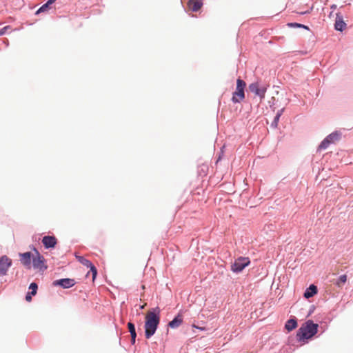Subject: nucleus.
<instances>
[{"instance_id":"obj_1","label":"nucleus","mask_w":353,"mask_h":353,"mask_svg":"<svg viewBox=\"0 0 353 353\" xmlns=\"http://www.w3.org/2000/svg\"><path fill=\"white\" fill-rule=\"evenodd\" d=\"M160 323V309L159 307L152 308L145 316L144 325L145 336L150 339L156 332Z\"/></svg>"},{"instance_id":"obj_2","label":"nucleus","mask_w":353,"mask_h":353,"mask_svg":"<svg viewBox=\"0 0 353 353\" xmlns=\"http://www.w3.org/2000/svg\"><path fill=\"white\" fill-rule=\"evenodd\" d=\"M319 330V325L314 323L312 320H307L303 323L296 332V339L298 341H305L315 336Z\"/></svg>"},{"instance_id":"obj_3","label":"nucleus","mask_w":353,"mask_h":353,"mask_svg":"<svg viewBox=\"0 0 353 353\" xmlns=\"http://www.w3.org/2000/svg\"><path fill=\"white\" fill-rule=\"evenodd\" d=\"M246 86L245 82L239 78L236 80V90L232 94V101L234 103H240L245 99V88Z\"/></svg>"},{"instance_id":"obj_4","label":"nucleus","mask_w":353,"mask_h":353,"mask_svg":"<svg viewBox=\"0 0 353 353\" xmlns=\"http://www.w3.org/2000/svg\"><path fill=\"white\" fill-rule=\"evenodd\" d=\"M33 251L35 253V255L33 256L32 265V267L39 270V271L43 272L47 270L48 266L45 264L46 259L43 255L40 254L37 248L33 247Z\"/></svg>"},{"instance_id":"obj_5","label":"nucleus","mask_w":353,"mask_h":353,"mask_svg":"<svg viewBox=\"0 0 353 353\" xmlns=\"http://www.w3.org/2000/svg\"><path fill=\"white\" fill-rule=\"evenodd\" d=\"M250 263V260L248 257L239 256L232 264L231 270L234 273L241 272Z\"/></svg>"},{"instance_id":"obj_6","label":"nucleus","mask_w":353,"mask_h":353,"mask_svg":"<svg viewBox=\"0 0 353 353\" xmlns=\"http://www.w3.org/2000/svg\"><path fill=\"white\" fill-rule=\"evenodd\" d=\"M21 263L28 270L32 267V262L33 259V254L30 252L19 253Z\"/></svg>"},{"instance_id":"obj_7","label":"nucleus","mask_w":353,"mask_h":353,"mask_svg":"<svg viewBox=\"0 0 353 353\" xmlns=\"http://www.w3.org/2000/svg\"><path fill=\"white\" fill-rule=\"evenodd\" d=\"M12 265V260L6 255L0 257V276L7 274L9 268Z\"/></svg>"},{"instance_id":"obj_8","label":"nucleus","mask_w":353,"mask_h":353,"mask_svg":"<svg viewBox=\"0 0 353 353\" xmlns=\"http://www.w3.org/2000/svg\"><path fill=\"white\" fill-rule=\"evenodd\" d=\"M76 284V281L73 279L63 278L53 281V285L60 286L63 289H68L73 287Z\"/></svg>"},{"instance_id":"obj_9","label":"nucleus","mask_w":353,"mask_h":353,"mask_svg":"<svg viewBox=\"0 0 353 353\" xmlns=\"http://www.w3.org/2000/svg\"><path fill=\"white\" fill-rule=\"evenodd\" d=\"M249 90L251 92L254 93L261 99H263L266 92V88L260 87L258 83H252L249 85Z\"/></svg>"},{"instance_id":"obj_10","label":"nucleus","mask_w":353,"mask_h":353,"mask_svg":"<svg viewBox=\"0 0 353 353\" xmlns=\"http://www.w3.org/2000/svg\"><path fill=\"white\" fill-rule=\"evenodd\" d=\"M42 243L46 249H52L56 246L57 239L54 236H44L42 239Z\"/></svg>"},{"instance_id":"obj_11","label":"nucleus","mask_w":353,"mask_h":353,"mask_svg":"<svg viewBox=\"0 0 353 353\" xmlns=\"http://www.w3.org/2000/svg\"><path fill=\"white\" fill-rule=\"evenodd\" d=\"M347 27L346 23L344 21L343 16L340 12L336 14V19L334 23V29L336 31L342 32Z\"/></svg>"},{"instance_id":"obj_12","label":"nucleus","mask_w":353,"mask_h":353,"mask_svg":"<svg viewBox=\"0 0 353 353\" xmlns=\"http://www.w3.org/2000/svg\"><path fill=\"white\" fill-rule=\"evenodd\" d=\"M318 293V289L316 285L311 284L304 292L303 296L305 299H310Z\"/></svg>"},{"instance_id":"obj_13","label":"nucleus","mask_w":353,"mask_h":353,"mask_svg":"<svg viewBox=\"0 0 353 353\" xmlns=\"http://www.w3.org/2000/svg\"><path fill=\"white\" fill-rule=\"evenodd\" d=\"M183 322L182 317L180 314H178L174 317V319L168 323V326L172 329L177 328Z\"/></svg>"},{"instance_id":"obj_14","label":"nucleus","mask_w":353,"mask_h":353,"mask_svg":"<svg viewBox=\"0 0 353 353\" xmlns=\"http://www.w3.org/2000/svg\"><path fill=\"white\" fill-rule=\"evenodd\" d=\"M188 6L192 11L197 12L203 6L201 0H190Z\"/></svg>"},{"instance_id":"obj_15","label":"nucleus","mask_w":353,"mask_h":353,"mask_svg":"<svg viewBox=\"0 0 353 353\" xmlns=\"http://www.w3.org/2000/svg\"><path fill=\"white\" fill-rule=\"evenodd\" d=\"M57 0H48L44 4H43L35 12L37 15L41 12H46L50 8V6L54 3Z\"/></svg>"},{"instance_id":"obj_16","label":"nucleus","mask_w":353,"mask_h":353,"mask_svg":"<svg viewBox=\"0 0 353 353\" xmlns=\"http://www.w3.org/2000/svg\"><path fill=\"white\" fill-rule=\"evenodd\" d=\"M297 321L296 319H290L288 320L285 325V328L288 331L290 332L293 330H294L297 327Z\"/></svg>"},{"instance_id":"obj_17","label":"nucleus","mask_w":353,"mask_h":353,"mask_svg":"<svg viewBox=\"0 0 353 353\" xmlns=\"http://www.w3.org/2000/svg\"><path fill=\"white\" fill-rule=\"evenodd\" d=\"M341 134L337 131H334L327 135L326 137L328 139L330 143H334L336 141H339L341 138Z\"/></svg>"},{"instance_id":"obj_18","label":"nucleus","mask_w":353,"mask_h":353,"mask_svg":"<svg viewBox=\"0 0 353 353\" xmlns=\"http://www.w3.org/2000/svg\"><path fill=\"white\" fill-rule=\"evenodd\" d=\"M76 258L80 263H81L83 265L87 268H89L92 264V263L90 260L85 259L83 256H76Z\"/></svg>"},{"instance_id":"obj_19","label":"nucleus","mask_w":353,"mask_h":353,"mask_svg":"<svg viewBox=\"0 0 353 353\" xmlns=\"http://www.w3.org/2000/svg\"><path fill=\"white\" fill-rule=\"evenodd\" d=\"M287 26L290 28H303L307 30H310V28L307 26H305L304 24H301L299 23H296V22L288 23L287 24Z\"/></svg>"},{"instance_id":"obj_20","label":"nucleus","mask_w":353,"mask_h":353,"mask_svg":"<svg viewBox=\"0 0 353 353\" xmlns=\"http://www.w3.org/2000/svg\"><path fill=\"white\" fill-rule=\"evenodd\" d=\"M330 142L329 141L328 139L325 137L319 144L318 147L319 150H325L328 148V146L330 145Z\"/></svg>"},{"instance_id":"obj_21","label":"nucleus","mask_w":353,"mask_h":353,"mask_svg":"<svg viewBox=\"0 0 353 353\" xmlns=\"http://www.w3.org/2000/svg\"><path fill=\"white\" fill-rule=\"evenodd\" d=\"M347 281V276L345 274H342L341 276H339V277L338 278L336 282V285L338 286V287H341L343 284H344Z\"/></svg>"},{"instance_id":"obj_22","label":"nucleus","mask_w":353,"mask_h":353,"mask_svg":"<svg viewBox=\"0 0 353 353\" xmlns=\"http://www.w3.org/2000/svg\"><path fill=\"white\" fill-rule=\"evenodd\" d=\"M128 327L129 332L130 333V336L137 334L135 325L134 323L129 322L128 323Z\"/></svg>"},{"instance_id":"obj_23","label":"nucleus","mask_w":353,"mask_h":353,"mask_svg":"<svg viewBox=\"0 0 353 353\" xmlns=\"http://www.w3.org/2000/svg\"><path fill=\"white\" fill-rule=\"evenodd\" d=\"M89 268L92 273V279L94 280L97 276V269L93 263L89 267Z\"/></svg>"},{"instance_id":"obj_24","label":"nucleus","mask_w":353,"mask_h":353,"mask_svg":"<svg viewBox=\"0 0 353 353\" xmlns=\"http://www.w3.org/2000/svg\"><path fill=\"white\" fill-rule=\"evenodd\" d=\"M279 119V117L275 116L272 122L271 123L270 127L272 128H276L278 127Z\"/></svg>"},{"instance_id":"obj_25","label":"nucleus","mask_w":353,"mask_h":353,"mask_svg":"<svg viewBox=\"0 0 353 353\" xmlns=\"http://www.w3.org/2000/svg\"><path fill=\"white\" fill-rule=\"evenodd\" d=\"M29 289L30 291H33L37 293L38 290V285L35 282H32L30 284Z\"/></svg>"},{"instance_id":"obj_26","label":"nucleus","mask_w":353,"mask_h":353,"mask_svg":"<svg viewBox=\"0 0 353 353\" xmlns=\"http://www.w3.org/2000/svg\"><path fill=\"white\" fill-rule=\"evenodd\" d=\"M10 26H6L0 30V36L4 35L6 33L7 30L10 29Z\"/></svg>"},{"instance_id":"obj_27","label":"nucleus","mask_w":353,"mask_h":353,"mask_svg":"<svg viewBox=\"0 0 353 353\" xmlns=\"http://www.w3.org/2000/svg\"><path fill=\"white\" fill-rule=\"evenodd\" d=\"M284 110H285L284 108H283L281 110H278L275 116L280 118L281 117V115L283 114V113L284 112Z\"/></svg>"},{"instance_id":"obj_28","label":"nucleus","mask_w":353,"mask_h":353,"mask_svg":"<svg viewBox=\"0 0 353 353\" xmlns=\"http://www.w3.org/2000/svg\"><path fill=\"white\" fill-rule=\"evenodd\" d=\"M136 338H137V334L135 335H131V344L132 345H134L135 343H136Z\"/></svg>"},{"instance_id":"obj_29","label":"nucleus","mask_w":353,"mask_h":353,"mask_svg":"<svg viewBox=\"0 0 353 353\" xmlns=\"http://www.w3.org/2000/svg\"><path fill=\"white\" fill-rule=\"evenodd\" d=\"M26 300L27 301H30L32 300V296H30V294H26Z\"/></svg>"},{"instance_id":"obj_30","label":"nucleus","mask_w":353,"mask_h":353,"mask_svg":"<svg viewBox=\"0 0 353 353\" xmlns=\"http://www.w3.org/2000/svg\"><path fill=\"white\" fill-rule=\"evenodd\" d=\"M28 294H30V296H34L37 293L33 291H30L27 293Z\"/></svg>"},{"instance_id":"obj_31","label":"nucleus","mask_w":353,"mask_h":353,"mask_svg":"<svg viewBox=\"0 0 353 353\" xmlns=\"http://www.w3.org/2000/svg\"><path fill=\"white\" fill-rule=\"evenodd\" d=\"M336 8H337V6H336V4H332V5H331V6H330V8H331L332 10H336Z\"/></svg>"},{"instance_id":"obj_32","label":"nucleus","mask_w":353,"mask_h":353,"mask_svg":"<svg viewBox=\"0 0 353 353\" xmlns=\"http://www.w3.org/2000/svg\"><path fill=\"white\" fill-rule=\"evenodd\" d=\"M140 309H143V305H140Z\"/></svg>"},{"instance_id":"obj_33","label":"nucleus","mask_w":353,"mask_h":353,"mask_svg":"<svg viewBox=\"0 0 353 353\" xmlns=\"http://www.w3.org/2000/svg\"><path fill=\"white\" fill-rule=\"evenodd\" d=\"M313 312L312 309H310V314H311Z\"/></svg>"}]
</instances>
